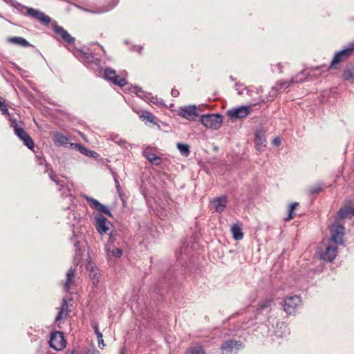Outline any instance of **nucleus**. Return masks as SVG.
I'll use <instances>...</instances> for the list:
<instances>
[{
    "instance_id": "nucleus-9",
    "label": "nucleus",
    "mask_w": 354,
    "mask_h": 354,
    "mask_svg": "<svg viewBox=\"0 0 354 354\" xmlns=\"http://www.w3.org/2000/svg\"><path fill=\"white\" fill-rule=\"evenodd\" d=\"M49 346L55 351H61L66 346V340L64 333L60 331L51 333Z\"/></svg>"
},
{
    "instance_id": "nucleus-59",
    "label": "nucleus",
    "mask_w": 354,
    "mask_h": 354,
    "mask_svg": "<svg viewBox=\"0 0 354 354\" xmlns=\"http://www.w3.org/2000/svg\"><path fill=\"white\" fill-rule=\"evenodd\" d=\"M6 3L9 4L10 6H11L12 7L14 6V4L15 3V2L17 1L16 0H3Z\"/></svg>"
},
{
    "instance_id": "nucleus-31",
    "label": "nucleus",
    "mask_w": 354,
    "mask_h": 354,
    "mask_svg": "<svg viewBox=\"0 0 354 354\" xmlns=\"http://www.w3.org/2000/svg\"><path fill=\"white\" fill-rule=\"evenodd\" d=\"M342 77L345 81L354 84V66H346L343 71Z\"/></svg>"
},
{
    "instance_id": "nucleus-12",
    "label": "nucleus",
    "mask_w": 354,
    "mask_h": 354,
    "mask_svg": "<svg viewBox=\"0 0 354 354\" xmlns=\"http://www.w3.org/2000/svg\"><path fill=\"white\" fill-rule=\"evenodd\" d=\"M26 15L38 21L41 24L48 25L51 21V18L44 12L32 8L27 9Z\"/></svg>"
},
{
    "instance_id": "nucleus-8",
    "label": "nucleus",
    "mask_w": 354,
    "mask_h": 354,
    "mask_svg": "<svg viewBox=\"0 0 354 354\" xmlns=\"http://www.w3.org/2000/svg\"><path fill=\"white\" fill-rule=\"evenodd\" d=\"M94 218L95 221V229L100 234H107L113 231L111 229L113 226L111 223L104 216L100 214H97L94 216Z\"/></svg>"
},
{
    "instance_id": "nucleus-42",
    "label": "nucleus",
    "mask_w": 354,
    "mask_h": 354,
    "mask_svg": "<svg viewBox=\"0 0 354 354\" xmlns=\"http://www.w3.org/2000/svg\"><path fill=\"white\" fill-rule=\"evenodd\" d=\"M299 205V203L295 202V203H291L290 205H289V207H288V216L287 218H285V221H290L291 219H292L295 216V214L294 213V210L296 208V207H297Z\"/></svg>"
},
{
    "instance_id": "nucleus-50",
    "label": "nucleus",
    "mask_w": 354,
    "mask_h": 354,
    "mask_svg": "<svg viewBox=\"0 0 354 354\" xmlns=\"http://www.w3.org/2000/svg\"><path fill=\"white\" fill-rule=\"evenodd\" d=\"M148 101L159 106L164 105V102L162 100L158 99L157 97L151 96V94H150V98L148 99Z\"/></svg>"
},
{
    "instance_id": "nucleus-19",
    "label": "nucleus",
    "mask_w": 354,
    "mask_h": 354,
    "mask_svg": "<svg viewBox=\"0 0 354 354\" xmlns=\"http://www.w3.org/2000/svg\"><path fill=\"white\" fill-rule=\"evenodd\" d=\"M53 140L57 146H63L64 147H70L71 143L69 142V138L59 133L55 132L53 136Z\"/></svg>"
},
{
    "instance_id": "nucleus-15",
    "label": "nucleus",
    "mask_w": 354,
    "mask_h": 354,
    "mask_svg": "<svg viewBox=\"0 0 354 354\" xmlns=\"http://www.w3.org/2000/svg\"><path fill=\"white\" fill-rule=\"evenodd\" d=\"M53 30L66 44H70L74 43L75 39L64 28L58 25H55L53 26Z\"/></svg>"
},
{
    "instance_id": "nucleus-16",
    "label": "nucleus",
    "mask_w": 354,
    "mask_h": 354,
    "mask_svg": "<svg viewBox=\"0 0 354 354\" xmlns=\"http://www.w3.org/2000/svg\"><path fill=\"white\" fill-rule=\"evenodd\" d=\"M337 248L335 245H328L321 254V259L326 262H332L337 256Z\"/></svg>"
},
{
    "instance_id": "nucleus-14",
    "label": "nucleus",
    "mask_w": 354,
    "mask_h": 354,
    "mask_svg": "<svg viewBox=\"0 0 354 354\" xmlns=\"http://www.w3.org/2000/svg\"><path fill=\"white\" fill-rule=\"evenodd\" d=\"M251 110L249 106H241L227 111V114L231 119L244 118Z\"/></svg>"
},
{
    "instance_id": "nucleus-13",
    "label": "nucleus",
    "mask_w": 354,
    "mask_h": 354,
    "mask_svg": "<svg viewBox=\"0 0 354 354\" xmlns=\"http://www.w3.org/2000/svg\"><path fill=\"white\" fill-rule=\"evenodd\" d=\"M178 114V115L188 120H194L195 118L198 115L197 108L194 105L180 107Z\"/></svg>"
},
{
    "instance_id": "nucleus-45",
    "label": "nucleus",
    "mask_w": 354,
    "mask_h": 354,
    "mask_svg": "<svg viewBox=\"0 0 354 354\" xmlns=\"http://www.w3.org/2000/svg\"><path fill=\"white\" fill-rule=\"evenodd\" d=\"M115 234H116V232H114L113 230L107 234V235H109V240H108V243L106 245L113 246L114 245L115 241Z\"/></svg>"
},
{
    "instance_id": "nucleus-1",
    "label": "nucleus",
    "mask_w": 354,
    "mask_h": 354,
    "mask_svg": "<svg viewBox=\"0 0 354 354\" xmlns=\"http://www.w3.org/2000/svg\"><path fill=\"white\" fill-rule=\"evenodd\" d=\"M8 120L15 134L23 141L25 146L32 149L34 147V142L24 130V122L19 119V116H18V118H15L14 116L8 115Z\"/></svg>"
},
{
    "instance_id": "nucleus-6",
    "label": "nucleus",
    "mask_w": 354,
    "mask_h": 354,
    "mask_svg": "<svg viewBox=\"0 0 354 354\" xmlns=\"http://www.w3.org/2000/svg\"><path fill=\"white\" fill-rule=\"evenodd\" d=\"M201 123L207 128L218 129L223 122V117L221 114H205L201 117Z\"/></svg>"
},
{
    "instance_id": "nucleus-36",
    "label": "nucleus",
    "mask_w": 354,
    "mask_h": 354,
    "mask_svg": "<svg viewBox=\"0 0 354 354\" xmlns=\"http://www.w3.org/2000/svg\"><path fill=\"white\" fill-rule=\"evenodd\" d=\"M71 241L75 248V259H79L81 257L80 248L79 247L80 242L77 240V235L75 230H73V236L71 239Z\"/></svg>"
},
{
    "instance_id": "nucleus-64",
    "label": "nucleus",
    "mask_w": 354,
    "mask_h": 354,
    "mask_svg": "<svg viewBox=\"0 0 354 354\" xmlns=\"http://www.w3.org/2000/svg\"><path fill=\"white\" fill-rule=\"evenodd\" d=\"M244 89L247 91V94L248 95H251L252 91L249 88L245 87Z\"/></svg>"
},
{
    "instance_id": "nucleus-25",
    "label": "nucleus",
    "mask_w": 354,
    "mask_h": 354,
    "mask_svg": "<svg viewBox=\"0 0 354 354\" xmlns=\"http://www.w3.org/2000/svg\"><path fill=\"white\" fill-rule=\"evenodd\" d=\"M212 205L216 212H222L227 205V197L222 196L214 198L212 201Z\"/></svg>"
},
{
    "instance_id": "nucleus-22",
    "label": "nucleus",
    "mask_w": 354,
    "mask_h": 354,
    "mask_svg": "<svg viewBox=\"0 0 354 354\" xmlns=\"http://www.w3.org/2000/svg\"><path fill=\"white\" fill-rule=\"evenodd\" d=\"M66 219L67 224L73 227L80 225L82 222L80 215L74 210L68 212Z\"/></svg>"
},
{
    "instance_id": "nucleus-23",
    "label": "nucleus",
    "mask_w": 354,
    "mask_h": 354,
    "mask_svg": "<svg viewBox=\"0 0 354 354\" xmlns=\"http://www.w3.org/2000/svg\"><path fill=\"white\" fill-rule=\"evenodd\" d=\"M105 251L109 261L111 260V258H120L123 252V250L118 248H115L114 245H106Z\"/></svg>"
},
{
    "instance_id": "nucleus-35",
    "label": "nucleus",
    "mask_w": 354,
    "mask_h": 354,
    "mask_svg": "<svg viewBox=\"0 0 354 354\" xmlns=\"http://www.w3.org/2000/svg\"><path fill=\"white\" fill-rule=\"evenodd\" d=\"M231 232L234 240L239 241L243 238V233L242 232V230L239 225H233L231 227Z\"/></svg>"
},
{
    "instance_id": "nucleus-26",
    "label": "nucleus",
    "mask_w": 354,
    "mask_h": 354,
    "mask_svg": "<svg viewBox=\"0 0 354 354\" xmlns=\"http://www.w3.org/2000/svg\"><path fill=\"white\" fill-rule=\"evenodd\" d=\"M68 315V304L66 299H64L62 302V305L59 308V310L55 317V322H58L62 319H66Z\"/></svg>"
},
{
    "instance_id": "nucleus-37",
    "label": "nucleus",
    "mask_w": 354,
    "mask_h": 354,
    "mask_svg": "<svg viewBox=\"0 0 354 354\" xmlns=\"http://www.w3.org/2000/svg\"><path fill=\"white\" fill-rule=\"evenodd\" d=\"M187 354H205V352L202 346L194 344L187 348Z\"/></svg>"
},
{
    "instance_id": "nucleus-30",
    "label": "nucleus",
    "mask_w": 354,
    "mask_h": 354,
    "mask_svg": "<svg viewBox=\"0 0 354 354\" xmlns=\"http://www.w3.org/2000/svg\"><path fill=\"white\" fill-rule=\"evenodd\" d=\"M291 84H292V82H291V79L289 81H278L276 83L275 86L272 88V90L270 92V95L271 97L275 96L278 91L282 88L286 89L288 88L291 85Z\"/></svg>"
},
{
    "instance_id": "nucleus-46",
    "label": "nucleus",
    "mask_w": 354,
    "mask_h": 354,
    "mask_svg": "<svg viewBox=\"0 0 354 354\" xmlns=\"http://www.w3.org/2000/svg\"><path fill=\"white\" fill-rule=\"evenodd\" d=\"M268 335H270V336H273V335H275L276 337H283V336L286 335V333L283 332V331H278V330H275L274 329H273L272 330H271L270 328L268 329Z\"/></svg>"
},
{
    "instance_id": "nucleus-17",
    "label": "nucleus",
    "mask_w": 354,
    "mask_h": 354,
    "mask_svg": "<svg viewBox=\"0 0 354 354\" xmlns=\"http://www.w3.org/2000/svg\"><path fill=\"white\" fill-rule=\"evenodd\" d=\"M75 268L71 267L66 273L64 289L67 292H70L71 290L75 286Z\"/></svg>"
},
{
    "instance_id": "nucleus-54",
    "label": "nucleus",
    "mask_w": 354,
    "mask_h": 354,
    "mask_svg": "<svg viewBox=\"0 0 354 354\" xmlns=\"http://www.w3.org/2000/svg\"><path fill=\"white\" fill-rule=\"evenodd\" d=\"M87 354H101V353L99 351H97L95 348H93L88 349L87 351Z\"/></svg>"
},
{
    "instance_id": "nucleus-51",
    "label": "nucleus",
    "mask_w": 354,
    "mask_h": 354,
    "mask_svg": "<svg viewBox=\"0 0 354 354\" xmlns=\"http://www.w3.org/2000/svg\"><path fill=\"white\" fill-rule=\"evenodd\" d=\"M93 328H94L95 333V335L97 336V339H100V338H102V334L100 332L98 326H97V324H95L93 326Z\"/></svg>"
},
{
    "instance_id": "nucleus-11",
    "label": "nucleus",
    "mask_w": 354,
    "mask_h": 354,
    "mask_svg": "<svg viewBox=\"0 0 354 354\" xmlns=\"http://www.w3.org/2000/svg\"><path fill=\"white\" fill-rule=\"evenodd\" d=\"M83 198L88 203L90 207L100 213H104L109 217H112V214L110 209L96 199L90 197L87 195H83Z\"/></svg>"
},
{
    "instance_id": "nucleus-58",
    "label": "nucleus",
    "mask_w": 354,
    "mask_h": 354,
    "mask_svg": "<svg viewBox=\"0 0 354 354\" xmlns=\"http://www.w3.org/2000/svg\"><path fill=\"white\" fill-rule=\"evenodd\" d=\"M281 142V140L279 139V138H275L273 140H272V144L275 146H278L279 145Z\"/></svg>"
},
{
    "instance_id": "nucleus-52",
    "label": "nucleus",
    "mask_w": 354,
    "mask_h": 354,
    "mask_svg": "<svg viewBox=\"0 0 354 354\" xmlns=\"http://www.w3.org/2000/svg\"><path fill=\"white\" fill-rule=\"evenodd\" d=\"M187 247H185V246H183L180 248V251H179V256L183 259V254L185 255H187Z\"/></svg>"
},
{
    "instance_id": "nucleus-39",
    "label": "nucleus",
    "mask_w": 354,
    "mask_h": 354,
    "mask_svg": "<svg viewBox=\"0 0 354 354\" xmlns=\"http://www.w3.org/2000/svg\"><path fill=\"white\" fill-rule=\"evenodd\" d=\"M140 118L142 120H147L151 123L156 124V118L149 111H145L140 115Z\"/></svg>"
},
{
    "instance_id": "nucleus-47",
    "label": "nucleus",
    "mask_w": 354,
    "mask_h": 354,
    "mask_svg": "<svg viewBox=\"0 0 354 354\" xmlns=\"http://www.w3.org/2000/svg\"><path fill=\"white\" fill-rule=\"evenodd\" d=\"M0 110L2 111L3 114L7 115L8 119V115H11V114L9 113V112H8L7 105L6 104L5 102L2 101L1 99H0Z\"/></svg>"
},
{
    "instance_id": "nucleus-32",
    "label": "nucleus",
    "mask_w": 354,
    "mask_h": 354,
    "mask_svg": "<svg viewBox=\"0 0 354 354\" xmlns=\"http://www.w3.org/2000/svg\"><path fill=\"white\" fill-rule=\"evenodd\" d=\"M353 207H351L350 204H346L344 207H341L337 213V219H344L348 218L349 216H352Z\"/></svg>"
},
{
    "instance_id": "nucleus-44",
    "label": "nucleus",
    "mask_w": 354,
    "mask_h": 354,
    "mask_svg": "<svg viewBox=\"0 0 354 354\" xmlns=\"http://www.w3.org/2000/svg\"><path fill=\"white\" fill-rule=\"evenodd\" d=\"M59 191H62V196L63 197H70V201H72L71 197V193L69 187L64 184L63 187H59Z\"/></svg>"
},
{
    "instance_id": "nucleus-43",
    "label": "nucleus",
    "mask_w": 354,
    "mask_h": 354,
    "mask_svg": "<svg viewBox=\"0 0 354 354\" xmlns=\"http://www.w3.org/2000/svg\"><path fill=\"white\" fill-rule=\"evenodd\" d=\"M12 7L15 8L19 12L24 15H26L27 9L29 8L28 7L25 6L17 1L15 2Z\"/></svg>"
},
{
    "instance_id": "nucleus-21",
    "label": "nucleus",
    "mask_w": 354,
    "mask_h": 354,
    "mask_svg": "<svg viewBox=\"0 0 354 354\" xmlns=\"http://www.w3.org/2000/svg\"><path fill=\"white\" fill-rule=\"evenodd\" d=\"M70 147L77 149L82 154L87 157L97 158L99 156V154L97 152L86 149L81 144H71Z\"/></svg>"
},
{
    "instance_id": "nucleus-28",
    "label": "nucleus",
    "mask_w": 354,
    "mask_h": 354,
    "mask_svg": "<svg viewBox=\"0 0 354 354\" xmlns=\"http://www.w3.org/2000/svg\"><path fill=\"white\" fill-rule=\"evenodd\" d=\"M311 73H308L307 68L299 72L295 76L291 78L292 84H299L305 81H309V76Z\"/></svg>"
},
{
    "instance_id": "nucleus-4",
    "label": "nucleus",
    "mask_w": 354,
    "mask_h": 354,
    "mask_svg": "<svg viewBox=\"0 0 354 354\" xmlns=\"http://www.w3.org/2000/svg\"><path fill=\"white\" fill-rule=\"evenodd\" d=\"M330 239L337 245H343V238L345 235V228L339 221L335 219L330 227Z\"/></svg>"
},
{
    "instance_id": "nucleus-62",
    "label": "nucleus",
    "mask_w": 354,
    "mask_h": 354,
    "mask_svg": "<svg viewBox=\"0 0 354 354\" xmlns=\"http://www.w3.org/2000/svg\"><path fill=\"white\" fill-rule=\"evenodd\" d=\"M275 319H276L275 318H272L270 317L268 319L267 322H268V323L272 322V324H274V322H275Z\"/></svg>"
},
{
    "instance_id": "nucleus-27",
    "label": "nucleus",
    "mask_w": 354,
    "mask_h": 354,
    "mask_svg": "<svg viewBox=\"0 0 354 354\" xmlns=\"http://www.w3.org/2000/svg\"><path fill=\"white\" fill-rule=\"evenodd\" d=\"M254 142L258 150L266 147V139L264 133L262 130L257 129L254 134Z\"/></svg>"
},
{
    "instance_id": "nucleus-5",
    "label": "nucleus",
    "mask_w": 354,
    "mask_h": 354,
    "mask_svg": "<svg viewBox=\"0 0 354 354\" xmlns=\"http://www.w3.org/2000/svg\"><path fill=\"white\" fill-rule=\"evenodd\" d=\"M354 51V41L349 43L342 50L335 53L331 61L330 68H337L336 65L347 59Z\"/></svg>"
},
{
    "instance_id": "nucleus-60",
    "label": "nucleus",
    "mask_w": 354,
    "mask_h": 354,
    "mask_svg": "<svg viewBox=\"0 0 354 354\" xmlns=\"http://www.w3.org/2000/svg\"><path fill=\"white\" fill-rule=\"evenodd\" d=\"M6 3L9 4L10 6H11L12 7L14 6V4L15 3V2L17 1L16 0H3Z\"/></svg>"
},
{
    "instance_id": "nucleus-61",
    "label": "nucleus",
    "mask_w": 354,
    "mask_h": 354,
    "mask_svg": "<svg viewBox=\"0 0 354 354\" xmlns=\"http://www.w3.org/2000/svg\"><path fill=\"white\" fill-rule=\"evenodd\" d=\"M277 68L278 72L279 73H282V66L281 63H278L275 66Z\"/></svg>"
},
{
    "instance_id": "nucleus-24",
    "label": "nucleus",
    "mask_w": 354,
    "mask_h": 354,
    "mask_svg": "<svg viewBox=\"0 0 354 354\" xmlns=\"http://www.w3.org/2000/svg\"><path fill=\"white\" fill-rule=\"evenodd\" d=\"M143 156L152 164L158 165L161 163V158L151 151L150 147H147L145 149Z\"/></svg>"
},
{
    "instance_id": "nucleus-3",
    "label": "nucleus",
    "mask_w": 354,
    "mask_h": 354,
    "mask_svg": "<svg viewBox=\"0 0 354 354\" xmlns=\"http://www.w3.org/2000/svg\"><path fill=\"white\" fill-rule=\"evenodd\" d=\"M284 312L289 315H294L301 306V299L298 295L286 297L281 302Z\"/></svg>"
},
{
    "instance_id": "nucleus-34",
    "label": "nucleus",
    "mask_w": 354,
    "mask_h": 354,
    "mask_svg": "<svg viewBox=\"0 0 354 354\" xmlns=\"http://www.w3.org/2000/svg\"><path fill=\"white\" fill-rule=\"evenodd\" d=\"M130 91L135 93L138 97L144 100L145 101L147 102L148 99L150 98V94L149 93H147L144 91L142 88L137 86H132L130 88Z\"/></svg>"
},
{
    "instance_id": "nucleus-38",
    "label": "nucleus",
    "mask_w": 354,
    "mask_h": 354,
    "mask_svg": "<svg viewBox=\"0 0 354 354\" xmlns=\"http://www.w3.org/2000/svg\"><path fill=\"white\" fill-rule=\"evenodd\" d=\"M176 147L182 156L187 157L189 155L190 151L189 145L182 142H178L176 144Z\"/></svg>"
},
{
    "instance_id": "nucleus-57",
    "label": "nucleus",
    "mask_w": 354,
    "mask_h": 354,
    "mask_svg": "<svg viewBox=\"0 0 354 354\" xmlns=\"http://www.w3.org/2000/svg\"><path fill=\"white\" fill-rule=\"evenodd\" d=\"M37 163L39 165H44L46 163V160L42 157H37Z\"/></svg>"
},
{
    "instance_id": "nucleus-40",
    "label": "nucleus",
    "mask_w": 354,
    "mask_h": 354,
    "mask_svg": "<svg viewBox=\"0 0 354 354\" xmlns=\"http://www.w3.org/2000/svg\"><path fill=\"white\" fill-rule=\"evenodd\" d=\"M48 170H50V174H49V177L51 179V180H53V182H55L58 186L59 187H64V182L60 180L57 176L53 174V171L52 170L51 168H48V165L47 164H46V171H48Z\"/></svg>"
},
{
    "instance_id": "nucleus-7",
    "label": "nucleus",
    "mask_w": 354,
    "mask_h": 354,
    "mask_svg": "<svg viewBox=\"0 0 354 354\" xmlns=\"http://www.w3.org/2000/svg\"><path fill=\"white\" fill-rule=\"evenodd\" d=\"M243 343L240 340L230 339L225 341L221 346V354H237L238 352L243 349Z\"/></svg>"
},
{
    "instance_id": "nucleus-63",
    "label": "nucleus",
    "mask_w": 354,
    "mask_h": 354,
    "mask_svg": "<svg viewBox=\"0 0 354 354\" xmlns=\"http://www.w3.org/2000/svg\"><path fill=\"white\" fill-rule=\"evenodd\" d=\"M167 286V284L164 281H161L160 282V283L158 284V286H161V288L163 289L164 288V286Z\"/></svg>"
},
{
    "instance_id": "nucleus-55",
    "label": "nucleus",
    "mask_w": 354,
    "mask_h": 354,
    "mask_svg": "<svg viewBox=\"0 0 354 354\" xmlns=\"http://www.w3.org/2000/svg\"><path fill=\"white\" fill-rule=\"evenodd\" d=\"M98 346L101 349L104 348L105 346V344L102 338L98 339Z\"/></svg>"
},
{
    "instance_id": "nucleus-53",
    "label": "nucleus",
    "mask_w": 354,
    "mask_h": 354,
    "mask_svg": "<svg viewBox=\"0 0 354 354\" xmlns=\"http://www.w3.org/2000/svg\"><path fill=\"white\" fill-rule=\"evenodd\" d=\"M113 178H114V181H115V187L117 189V191H118V192L120 193L121 188H120V183H119L117 177L115 175L113 176Z\"/></svg>"
},
{
    "instance_id": "nucleus-56",
    "label": "nucleus",
    "mask_w": 354,
    "mask_h": 354,
    "mask_svg": "<svg viewBox=\"0 0 354 354\" xmlns=\"http://www.w3.org/2000/svg\"><path fill=\"white\" fill-rule=\"evenodd\" d=\"M179 91L175 88H173L171 91V95L174 97H176L179 95Z\"/></svg>"
},
{
    "instance_id": "nucleus-49",
    "label": "nucleus",
    "mask_w": 354,
    "mask_h": 354,
    "mask_svg": "<svg viewBox=\"0 0 354 354\" xmlns=\"http://www.w3.org/2000/svg\"><path fill=\"white\" fill-rule=\"evenodd\" d=\"M0 110L2 111L3 114L7 115L8 119V115H11V114L9 113V112H8L7 105L6 104L5 102L2 101L1 99H0Z\"/></svg>"
},
{
    "instance_id": "nucleus-18",
    "label": "nucleus",
    "mask_w": 354,
    "mask_h": 354,
    "mask_svg": "<svg viewBox=\"0 0 354 354\" xmlns=\"http://www.w3.org/2000/svg\"><path fill=\"white\" fill-rule=\"evenodd\" d=\"M274 306V300L272 297L266 298L259 304L258 313H263L270 312L272 306Z\"/></svg>"
},
{
    "instance_id": "nucleus-2",
    "label": "nucleus",
    "mask_w": 354,
    "mask_h": 354,
    "mask_svg": "<svg viewBox=\"0 0 354 354\" xmlns=\"http://www.w3.org/2000/svg\"><path fill=\"white\" fill-rule=\"evenodd\" d=\"M74 55L88 67H93L94 65L99 66L100 64V58L97 57L91 50H84V49L76 50L73 52Z\"/></svg>"
},
{
    "instance_id": "nucleus-10",
    "label": "nucleus",
    "mask_w": 354,
    "mask_h": 354,
    "mask_svg": "<svg viewBox=\"0 0 354 354\" xmlns=\"http://www.w3.org/2000/svg\"><path fill=\"white\" fill-rule=\"evenodd\" d=\"M102 77L105 80L111 82L115 85L120 87H122L127 84V82L124 78L120 77L116 74L115 70L109 67H106L104 69Z\"/></svg>"
},
{
    "instance_id": "nucleus-33",
    "label": "nucleus",
    "mask_w": 354,
    "mask_h": 354,
    "mask_svg": "<svg viewBox=\"0 0 354 354\" xmlns=\"http://www.w3.org/2000/svg\"><path fill=\"white\" fill-rule=\"evenodd\" d=\"M323 187H324V184L322 183H315V184L309 186L306 189V192L310 196H314V195L318 194L319 193L322 192Z\"/></svg>"
},
{
    "instance_id": "nucleus-41",
    "label": "nucleus",
    "mask_w": 354,
    "mask_h": 354,
    "mask_svg": "<svg viewBox=\"0 0 354 354\" xmlns=\"http://www.w3.org/2000/svg\"><path fill=\"white\" fill-rule=\"evenodd\" d=\"M111 140L118 145L122 147L127 148L129 143L122 138H120L118 135H113L111 136Z\"/></svg>"
},
{
    "instance_id": "nucleus-20",
    "label": "nucleus",
    "mask_w": 354,
    "mask_h": 354,
    "mask_svg": "<svg viewBox=\"0 0 354 354\" xmlns=\"http://www.w3.org/2000/svg\"><path fill=\"white\" fill-rule=\"evenodd\" d=\"M328 68H329L326 65H321L307 68L308 73H311V75L309 76V80L317 78L322 73L327 71Z\"/></svg>"
},
{
    "instance_id": "nucleus-48",
    "label": "nucleus",
    "mask_w": 354,
    "mask_h": 354,
    "mask_svg": "<svg viewBox=\"0 0 354 354\" xmlns=\"http://www.w3.org/2000/svg\"><path fill=\"white\" fill-rule=\"evenodd\" d=\"M0 110L2 111L3 114L7 115L8 119V115H11V114L9 113V112H8L7 105L6 104L5 102L2 101L1 99H0Z\"/></svg>"
},
{
    "instance_id": "nucleus-29",
    "label": "nucleus",
    "mask_w": 354,
    "mask_h": 354,
    "mask_svg": "<svg viewBox=\"0 0 354 354\" xmlns=\"http://www.w3.org/2000/svg\"><path fill=\"white\" fill-rule=\"evenodd\" d=\"M7 41L10 44L24 48L33 46L25 38L22 37H10L8 38Z\"/></svg>"
}]
</instances>
